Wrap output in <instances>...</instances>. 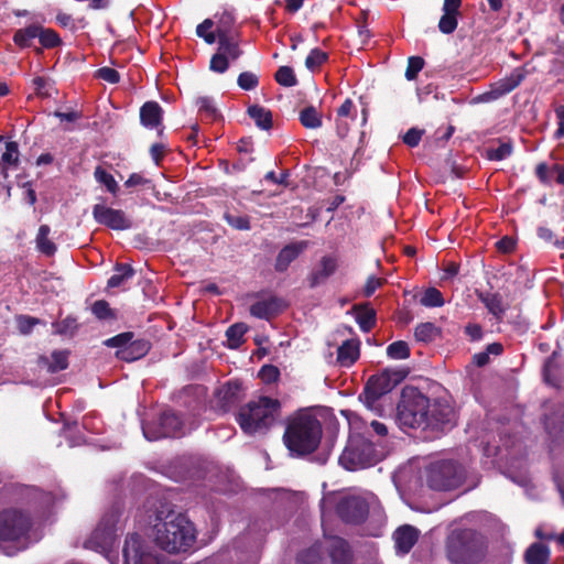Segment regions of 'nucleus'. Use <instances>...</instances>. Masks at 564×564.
<instances>
[{
  "label": "nucleus",
  "mask_w": 564,
  "mask_h": 564,
  "mask_svg": "<svg viewBox=\"0 0 564 564\" xmlns=\"http://www.w3.org/2000/svg\"><path fill=\"white\" fill-rule=\"evenodd\" d=\"M448 408L442 406L414 387H405L398 404V421L402 427L436 426L448 421Z\"/></svg>",
  "instance_id": "1"
},
{
  "label": "nucleus",
  "mask_w": 564,
  "mask_h": 564,
  "mask_svg": "<svg viewBox=\"0 0 564 564\" xmlns=\"http://www.w3.org/2000/svg\"><path fill=\"white\" fill-rule=\"evenodd\" d=\"M160 512L153 525L154 541L169 553H185L196 541V530L188 518L180 512L169 511L164 517Z\"/></svg>",
  "instance_id": "2"
},
{
  "label": "nucleus",
  "mask_w": 564,
  "mask_h": 564,
  "mask_svg": "<svg viewBox=\"0 0 564 564\" xmlns=\"http://www.w3.org/2000/svg\"><path fill=\"white\" fill-rule=\"evenodd\" d=\"M34 498L36 502L33 505L32 510L34 517L18 508L6 509L0 512V542L20 541L24 539L33 524L42 518L53 503L51 494L34 490Z\"/></svg>",
  "instance_id": "3"
},
{
  "label": "nucleus",
  "mask_w": 564,
  "mask_h": 564,
  "mask_svg": "<svg viewBox=\"0 0 564 564\" xmlns=\"http://www.w3.org/2000/svg\"><path fill=\"white\" fill-rule=\"evenodd\" d=\"M281 417V403L278 399L260 397L242 405L236 420L248 435L269 431Z\"/></svg>",
  "instance_id": "4"
},
{
  "label": "nucleus",
  "mask_w": 564,
  "mask_h": 564,
  "mask_svg": "<svg viewBox=\"0 0 564 564\" xmlns=\"http://www.w3.org/2000/svg\"><path fill=\"white\" fill-rule=\"evenodd\" d=\"M322 438V425L310 413H300L293 417L283 436L286 447L297 456L314 452Z\"/></svg>",
  "instance_id": "5"
},
{
  "label": "nucleus",
  "mask_w": 564,
  "mask_h": 564,
  "mask_svg": "<svg viewBox=\"0 0 564 564\" xmlns=\"http://www.w3.org/2000/svg\"><path fill=\"white\" fill-rule=\"evenodd\" d=\"M231 23V15L224 14L217 25L218 47L209 63V69L214 73H225L229 64L237 61L242 54L238 40L227 29Z\"/></svg>",
  "instance_id": "6"
},
{
  "label": "nucleus",
  "mask_w": 564,
  "mask_h": 564,
  "mask_svg": "<svg viewBox=\"0 0 564 564\" xmlns=\"http://www.w3.org/2000/svg\"><path fill=\"white\" fill-rule=\"evenodd\" d=\"M446 552L455 564H475L484 556L481 543L470 530L452 532L447 538Z\"/></svg>",
  "instance_id": "7"
},
{
  "label": "nucleus",
  "mask_w": 564,
  "mask_h": 564,
  "mask_svg": "<svg viewBox=\"0 0 564 564\" xmlns=\"http://www.w3.org/2000/svg\"><path fill=\"white\" fill-rule=\"evenodd\" d=\"M429 486L434 490H453L463 482V475L453 462H438L427 470Z\"/></svg>",
  "instance_id": "8"
},
{
  "label": "nucleus",
  "mask_w": 564,
  "mask_h": 564,
  "mask_svg": "<svg viewBox=\"0 0 564 564\" xmlns=\"http://www.w3.org/2000/svg\"><path fill=\"white\" fill-rule=\"evenodd\" d=\"M404 375L400 371L383 370L381 373L371 376L365 387L366 402L370 405L381 395L390 392L402 379Z\"/></svg>",
  "instance_id": "9"
},
{
  "label": "nucleus",
  "mask_w": 564,
  "mask_h": 564,
  "mask_svg": "<svg viewBox=\"0 0 564 564\" xmlns=\"http://www.w3.org/2000/svg\"><path fill=\"white\" fill-rule=\"evenodd\" d=\"M131 333H122L107 340L110 347H119L117 356L126 361H134L148 354L151 345L145 339H137L131 341Z\"/></svg>",
  "instance_id": "10"
},
{
  "label": "nucleus",
  "mask_w": 564,
  "mask_h": 564,
  "mask_svg": "<svg viewBox=\"0 0 564 564\" xmlns=\"http://www.w3.org/2000/svg\"><path fill=\"white\" fill-rule=\"evenodd\" d=\"M117 522L116 513L105 516L91 535L85 541L84 546L97 552H106L112 545Z\"/></svg>",
  "instance_id": "11"
},
{
  "label": "nucleus",
  "mask_w": 564,
  "mask_h": 564,
  "mask_svg": "<svg viewBox=\"0 0 564 564\" xmlns=\"http://www.w3.org/2000/svg\"><path fill=\"white\" fill-rule=\"evenodd\" d=\"M371 451V446L365 442L360 444L351 442L339 456V464L350 471L370 466L372 464Z\"/></svg>",
  "instance_id": "12"
},
{
  "label": "nucleus",
  "mask_w": 564,
  "mask_h": 564,
  "mask_svg": "<svg viewBox=\"0 0 564 564\" xmlns=\"http://www.w3.org/2000/svg\"><path fill=\"white\" fill-rule=\"evenodd\" d=\"M143 434L149 441H155L161 437H177L183 435V422L173 412H165L160 417V431L153 432L152 426H143Z\"/></svg>",
  "instance_id": "13"
},
{
  "label": "nucleus",
  "mask_w": 564,
  "mask_h": 564,
  "mask_svg": "<svg viewBox=\"0 0 564 564\" xmlns=\"http://www.w3.org/2000/svg\"><path fill=\"white\" fill-rule=\"evenodd\" d=\"M339 517L350 523L364 521L368 514V503L358 496L345 497L337 506Z\"/></svg>",
  "instance_id": "14"
},
{
  "label": "nucleus",
  "mask_w": 564,
  "mask_h": 564,
  "mask_svg": "<svg viewBox=\"0 0 564 564\" xmlns=\"http://www.w3.org/2000/svg\"><path fill=\"white\" fill-rule=\"evenodd\" d=\"M95 220L115 230H124L131 227L130 219L124 212L97 204L93 208Z\"/></svg>",
  "instance_id": "15"
},
{
  "label": "nucleus",
  "mask_w": 564,
  "mask_h": 564,
  "mask_svg": "<svg viewBox=\"0 0 564 564\" xmlns=\"http://www.w3.org/2000/svg\"><path fill=\"white\" fill-rule=\"evenodd\" d=\"M528 70L524 67L513 69L507 77L494 83L487 93L489 99H498L517 88L527 77Z\"/></svg>",
  "instance_id": "16"
},
{
  "label": "nucleus",
  "mask_w": 564,
  "mask_h": 564,
  "mask_svg": "<svg viewBox=\"0 0 564 564\" xmlns=\"http://www.w3.org/2000/svg\"><path fill=\"white\" fill-rule=\"evenodd\" d=\"M326 543L332 564H352L349 545L344 539L330 536L327 538Z\"/></svg>",
  "instance_id": "17"
},
{
  "label": "nucleus",
  "mask_w": 564,
  "mask_h": 564,
  "mask_svg": "<svg viewBox=\"0 0 564 564\" xmlns=\"http://www.w3.org/2000/svg\"><path fill=\"white\" fill-rule=\"evenodd\" d=\"M284 308V304L276 297L258 301L250 306V314L257 318L271 319Z\"/></svg>",
  "instance_id": "18"
},
{
  "label": "nucleus",
  "mask_w": 564,
  "mask_h": 564,
  "mask_svg": "<svg viewBox=\"0 0 564 564\" xmlns=\"http://www.w3.org/2000/svg\"><path fill=\"white\" fill-rule=\"evenodd\" d=\"M360 356V341L358 339H347L337 349L336 361L340 367H351Z\"/></svg>",
  "instance_id": "19"
},
{
  "label": "nucleus",
  "mask_w": 564,
  "mask_h": 564,
  "mask_svg": "<svg viewBox=\"0 0 564 564\" xmlns=\"http://www.w3.org/2000/svg\"><path fill=\"white\" fill-rule=\"evenodd\" d=\"M397 551L406 554L419 539V531L411 525H402L393 534Z\"/></svg>",
  "instance_id": "20"
},
{
  "label": "nucleus",
  "mask_w": 564,
  "mask_h": 564,
  "mask_svg": "<svg viewBox=\"0 0 564 564\" xmlns=\"http://www.w3.org/2000/svg\"><path fill=\"white\" fill-rule=\"evenodd\" d=\"M337 259L330 256L323 257L317 268L311 273L310 285L312 288L321 284L337 270Z\"/></svg>",
  "instance_id": "21"
},
{
  "label": "nucleus",
  "mask_w": 564,
  "mask_h": 564,
  "mask_svg": "<svg viewBox=\"0 0 564 564\" xmlns=\"http://www.w3.org/2000/svg\"><path fill=\"white\" fill-rule=\"evenodd\" d=\"M163 110L155 101H147L140 109L141 123L149 129L159 128L162 124Z\"/></svg>",
  "instance_id": "22"
},
{
  "label": "nucleus",
  "mask_w": 564,
  "mask_h": 564,
  "mask_svg": "<svg viewBox=\"0 0 564 564\" xmlns=\"http://www.w3.org/2000/svg\"><path fill=\"white\" fill-rule=\"evenodd\" d=\"M305 247L306 242L284 247L276 257L275 270L280 272L285 271L290 263L299 257Z\"/></svg>",
  "instance_id": "23"
},
{
  "label": "nucleus",
  "mask_w": 564,
  "mask_h": 564,
  "mask_svg": "<svg viewBox=\"0 0 564 564\" xmlns=\"http://www.w3.org/2000/svg\"><path fill=\"white\" fill-rule=\"evenodd\" d=\"M19 161V148L17 142H7L6 150L1 155L0 161V175L3 177L8 176V170L10 167H15Z\"/></svg>",
  "instance_id": "24"
},
{
  "label": "nucleus",
  "mask_w": 564,
  "mask_h": 564,
  "mask_svg": "<svg viewBox=\"0 0 564 564\" xmlns=\"http://www.w3.org/2000/svg\"><path fill=\"white\" fill-rule=\"evenodd\" d=\"M549 558L550 549L542 543L531 544L524 553L527 564H547Z\"/></svg>",
  "instance_id": "25"
},
{
  "label": "nucleus",
  "mask_w": 564,
  "mask_h": 564,
  "mask_svg": "<svg viewBox=\"0 0 564 564\" xmlns=\"http://www.w3.org/2000/svg\"><path fill=\"white\" fill-rule=\"evenodd\" d=\"M51 228L47 225H41L39 228V231L35 237V243L37 250L45 254V256H53L57 247L56 245L50 239Z\"/></svg>",
  "instance_id": "26"
},
{
  "label": "nucleus",
  "mask_w": 564,
  "mask_h": 564,
  "mask_svg": "<svg viewBox=\"0 0 564 564\" xmlns=\"http://www.w3.org/2000/svg\"><path fill=\"white\" fill-rule=\"evenodd\" d=\"M480 301L487 307V310L497 318L501 319L505 312L506 305L503 304L502 296L498 293H486L480 294Z\"/></svg>",
  "instance_id": "27"
},
{
  "label": "nucleus",
  "mask_w": 564,
  "mask_h": 564,
  "mask_svg": "<svg viewBox=\"0 0 564 564\" xmlns=\"http://www.w3.org/2000/svg\"><path fill=\"white\" fill-rule=\"evenodd\" d=\"M242 386L238 381H228L218 390V397L224 405H229L238 401L241 397Z\"/></svg>",
  "instance_id": "28"
},
{
  "label": "nucleus",
  "mask_w": 564,
  "mask_h": 564,
  "mask_svg": "<svg viewBox=\"0 0 564 564\" xmlns=\"http://www.w3.org/2000/svg\"><path fill=\"white\" fill-rule=\"evenodd\" d=\"M300 122L307 129L322 127V113L313 106H307L300 111Z\"/></svg>",
  "instance_id": "29"
},
{
  "label": "nucleus",
  "mask_w": 564,
  "mask_h": 564,
  "mask_svg": "<svg viewBox=\"0 0 564 564\" xmlns=\"http://www.w3.org/2000/svg\"><path fill=\"white\" fill-rule=\"evenodd\" d=\"M248 113L259 128L268 130L272 127V115L270 110L254 105L249 107Z\"/></svg>",
  "instance_id": "30"
},
{
  "label": "nucleus",
  "mask_w": 564,
  "mask_h": 564,
  "mask_svg": "<svg viewBox=\"0 0 564 564\" xmlns=\"http://www.w3.org/2000/svg\"><path fill=\"white\" fill-rule=\"evenodd\" d=\"M51 357L52 361H48L46 357L41 358V362L47 367L48 372L54 373L67 368L68 354L66 351L56 350L52 354Z\"/></svg>",
  "instance_id": "31"
},
{
  "label": "nucleus",
  "mask_w": 564,
  "mask_h": 564,
  "mask_svg": "<svg viewBox=\"0 0 564 564\" xmlns=\"http://www.w3.org/2000/svg\"><path fill=\"white\" fill-rule=\"evenodd\" d=\"M94 177L96 182L104 185L106 189L112 194L117 195L119 192V185L112 174L107 172L102 166L98 165L94 171Z\"/></svg>",
  "instance_id": "32"
},
{
  "label": "nucleus",
  "mask_w": 564,
  "mask_h": 564,
  "mask_svg": "<svg viewBox=\"0 0 564 564\" xmlns=\"http://www.w3.org/2000/svg\"><path fill=\"white\" fill-rule=\"evenodd\" d=\"M39 35L37 25H29L24 29H19L13 36L14 43L20 47H28L32 41Z\"/></svg>",
  "instance_id": "33"
},
{
  "label": "nucleus",
  "mask_w": 564,
  "mask_h": 564,
  "mask_svg": "<svg viewBox=\"0 0 564 564\" xmlns=\"http://www.w3.org/2000/svg\"><path fill=\"white\" fill-rule=\"evenodd\" d=\"M248 330V326L243 323L231 325L227 332V340L230 348H238L243 343V336Z\"/></svg>",
  "instance_id": "34"
},
{
  "label": "nucleus",
  "mask_w": 564,
  "mask_h": 564,
  "mask_svg": "<svg viewBox=\"0 0 564 564\" xmlns=\"http://www.w3.org/2000/svg\"><path fill=\"white\" fill-rule=\"evenodd\" d=\"M15 323L21 335H30L35 326L44 324V322L37 317L23 314L15 316Z\"/></svg>",
  "instance_id": "35"
},
{
  "label": "nucleus",
  "mask_w": 564,
  "mask_h": 564,
  "mask_svg": "<svg viewBox=\"0 0 564 564\" xmlns=\"http://www.w3.org/2000/svg\"><path fill=\"white\" fill-rule=\"evenodd\" d=\"M134 271L129 264H118L116 273L108 280L109 288H117L133 275Z\"/></svg>",
  "instance_id": "36"
},
{
  "label": "nucleus",
  "mask_w": 564,
  "mask_h": 564,
  "mask_svg": "<svg viewBox=\"0 0 564 564\" xmlns=\"http://www.w3.org/2000/svg\"><path fill=\"white\" fill-rule=\"evenodd\" d=\"M214 22L210 19L204 20L196 28V34L204 39L207 44H214L217 40V28L213 30Z\"/></svg>",
  "instance_id": "37"
},
{
  "label": "nucleus",
  "mask_w": 564,
  "mask_h": 564,
  "mask_svg": "<svg viewBox=\"0 0 564 564\" xmlns=\"http://www.w3.org/2000/svg\"><path fill=\"white\" fill-rule=\"evenodd\" d=\"M327 53L323 52L319 48H314L310 52L305 59V66L311 72H317L319 67L327 61Z\"/></svg>",
  "instance_id": "38"
},
{
  "label": "nucleus",
  "mask_w": 564,
  "mask_h": 564,
  "mask_svg": "<svg viewBox=\"0 0 564 564\" xmlns=\"http://www.w3.org/2000/svg\"><path fill=\"white\" fill-rule=\"evenodd\" d=\"M299 561L302 564H326L325 558L322 556V550L318 544H315L303 552L300 555Z\"/></svg>",
  "instance_id": "39"
},
{
  "label": "nucleus",
  "mask_w": 564,
  "mask_h": 564,
  "mask_svg": "<svg viewBox=\"0 0 564 564\" xmlns=\"http://www.w3.org/2000/svg\"><path fill=\"white\" fill-rule=\"evenodd\" d=\"M278 84L284 87H293L297 84L296 76L293 69L289 66H281L274 75Z\"/></svg>",
  "instance_id": "40"
},
{
  "label": "nucleus",
  "mask_w": 564,
  "mask_h": 564,
  "mask_svg": "<svg viewBox=\"0 0 564 564\" xmlns=\"http://www.w3.org/2000/svg\"><path fill=\"white\" fill-rule=\"evenodd\" d=\"M421 304L426 307H440L444 304L442 293L435 289H427L421 297Z\"/></svg>",
  "instance_id": "41"
},
{
  "label": "nucleus",
  "mask_w": 564,
  "mask_h": 564,
  "mask_svg": "<svg viewBox=\"0 0 564 564\" xmlns=\"http://www.w3.org/2000/svg\"><path fill=\"white\" fill-rule=\"evenodd\" d=\"M387 355L391 359H406L410 356L409 345L403 340H398L387 347Z\"/></svg>",
  "instance_id": "42"
},
{
  "label": "nucleus",
  "mask_w": 564,
  "mask_h": 564,
  "mask_svg": "<svg viewBox=\"0 0 564 564\" xmlns=\"http://www.w3.org/2000/svg\"><path fill=\"white\" fill-rule=\"evenodd\" d=\"M437 334V328L432 323H422L415 327L414 336L419 341H431Z\"/></svg>",
  "instance_id": "43"
},
{
  "label": "nucleus",
  "mask_w": 564,
  "mask_h": 564,
  "mask_svg": "<svg viewBox=\"0 0 564 564\" xmlns=\"http://www.w3.org/2000/svg\"><path fill=\"white\" fill-rule=\"evenodd\" d=\"M37 37L40 40V43L46 48L55 47L61 42L58 34L54 30H51V29L44 30V29H41L40 26H39Z\"/></svg>",
  "instance_id": "44"
},
{
  "label": "nucleus",
  "mask_w": 564,
  "mask_h": 564,
  "mask_svg": "<svg viewBox=\"0 0 564 564\" xmlns=\"http://www.w3.org/2000/svg\"><path fill=\"white\" fill-rule=\"evenodd\" d=\"M557 368L558 367L555 361V354H553V356L546 360L543 368L544 379L552 386H558Z\"/></svg>",
  "instance_id": "45"
},
{
  "label": "nucleus",
  "mask_w": 564,
  "mask_h": 564,
  "mask_svg": "<svg viewBox=\"0 0 564 564\" xmlns=\"http://www.w3.org/2000/svg\"><path fill=\"white\" fill-rule=\"evenodd\" d=\"M457 28V15L444 12L438 22V29L444 34L453 33Z\"/></svg>",
  "instance_id": "46"
},
{
  "label": "nucleus",
  "mask_w": 564,
  "mask_h": 564,
  "mask_svg": "<svg viewBox=\"0 0 564 564\" xmlns=\"http://www.w3.org/2000/svg\"><path fill=\"white\" fill-rule=\"evenodd\" d=\"M357 322L364 332H369L376 323V314L372 310H362L357 314Z\"/></svg>",
  "instance_id": "47"
},
{
  "label": "nucleus",
  "mask_w": 564,
  "mask_h": 564,
  "mask_svg": "<svg viewBox=\"0 0 564 564\" xmlns=\"http://www.w3.org/2000/svg\"><path fill=\"white\" fill-rule=\"evenodd\" d=\"M424 66V59L419 56H411L408 59V67L405 70V77L408 80H413L416 78L417 74Z\"/></svg>",
  "instance_id": "48"
},
{
  "label": "nucleus",
  "mask_w": 564,
  "mask_h": 564,
  "mask_svg": "<svg viewBox=\"0 0 564 564\" xmlns=\"http://www.w3.org/2000/svg\"><path fill=\"white\" fill-rule=\"evenodd\" d=\"M238 85L241 89L251 90L259 84L258 77L251 72H243L238 76Z\"/></svg>",
  "instance_id": "49"
},
{
  "label": "nucleus",
  "mask_w": 564,
  "mask_h": 564,
  "mask_svg": "<svg viewBox=\"0 0 564 564\" xmlns=\"http://www.w3.org/2000/svg\"><path fill=\"white\" fill-rule=\"evenodd\" d=\"M91 311H93L94 315L96 317H98L99 319H107V318L113 317V314L111 312V308L109 307V304L104 300L96 301L93 304Z\"/></svg>",
  "instance_id": "50"
},
{
  "label": "nucleus",
  "mask_w": 564,
  "mask_h": 564,
  "mask_svg": "<svg viewBox=\"0 0 564 564\" xmlns=\"http://www.w3.org/2000/svg\"><path fill=\"white\" fill-rule=\"evenodd\" d=\"M355 112H356V109H355V105H354L352 100L347 98L341 104V106L338 108L337 118H344V119H349L350 121H354L355 117H356Z\"/></svg>",
  "instance_id": "51"
},
{
  "label": "nucleus",
  "mask_w": 564,
  "mask_h": 564,
  "mask_svg": "<svg viewBox=\"0 0 564 564\" xmlns=\"http://www.w3.org/2000/svg\"><path fill=\"white\" fill-rule=\"evenodd\" d=\"M96 74H97L98 78H100L107 83H110V84H117L120 80L119 73L116 69L110 68V67H101L97 70Z\"/></svg>",
  "instance_id": "52"
},
{
  "label": "nucleus",
  "mask_w": 564,
  "mask_h": 564,
  "mask_svg": "<svg viewBox=\"0 0 564 564\" xmlns=\"http://www.w3.org/2000/svg\"><path fill=\"white\" fill-rule=\"evenodd\" d=\"M423 131L416 128L410 129L403 137V142L409 147H416L422 138Z\"/></svg>",
  "instance_id": "53"
},
{
  "label": "nucleus",
  "mask_w": 564,
  "mask_h": 564,
  "mask_svg": "<svg viewBox=\"0 0 564 564\" xmlns=\"http://www.w3.org/2000/svg\"><path fill=\"white\" fill-rule=\"evenodd\" d=\"M33 85H34V89L37 95H40L42 97H48L51 95L50 94L51 85L45 78L35 77L33 79Z\"/></svg>",
  "instance_id": "54"
},
{
  "label": "nucleus",
  "mask_w": 564,
  "mask_h": 564,
  "mask_svg": "<svg viewBox=\"0 0 564 564\" xmlns=\"http://www.w3.org/2000/svg\"><path fill=\"white\" fill-rule=\"evenodd\" d=\"M383 281L384 280L380 278L369 276L364 289L365 295L371 296L376 290L382 285Z\"/></svg>",
  "instance_id": "55"
},
{
  "label": "nucleus",
  "mask_w": 564,
  "mask_h": 564,
  "mask_svg": "<svg viewBox=\"0 0 564 564\" xmlns=\"http://www.w3.org/2000/svg\"><path fill=\"white\" fill-rule=\"evenodd\" d=\"M225 217L227 223L232 227L237 229H249V220L246 217L234 216L229 214H227Z\"/></svg>",
  "instance_id": "56"
},
{
  "label": "nucleus",
  "mask_w": 564,
  "mask_h": 564,
  "mask_svg": "<svg viewBox=\"0 0 564 564\" xmlns=\"http://www.w3.org/2000/svg\"><path fill=\"white\" fill-rule=\"evenodd\" d=\"M536 175L542 182H550L553 178L554 170L553 166L549 167L545 163H540L536 166Z\"/></svg>",
  "instance_id": "57"
},
{
  "label": "nucleus",
  "mask_w": 564,
  "mask_h": 564,
  "mask_svg": "<svg viewBox=\"0 0 564 564\" xmlns=\"http://www.w3.org/2000/svg\"><path fill=\"white\" fill-rule=\"evenodd\" d=\"M512 152V147L508 143L500 144L497 149L492 150L490 158L492 160H503Z\"/></svg>",
  "instance_id": "58"
},
{
  "label": "nucleus",
  "mask_w": 564,
  "mask_h": 564,
  "mask_svg": "<svg viewBox=\"0 0 564 564\" xmlns=\"http://www.w3.org/2000/svg\"><path fill=\"white\" fill-rule=\"evenodd\" d=\"M197 106L200 111H205L210 117L216 116V108L213 105V101L207 97H200L197 99Z\"/></svg>",
  "instance_id": "59"
},
{
  "label": "nucleus",
  "mask_w": 564,
  "mask_h": 564,
  "mask_svg": "<svg viewBox=\"0 0 564 564\" xmlns=\"http://www.w3.org/2000/svg\"><path fill=\"white\" fill-rule=\"evenodd\" d=\"M148 183V180L140 173H132L129 178L126 181V187H137L142 186Z\"/></svg>",
  "instance_id": "60"
},
{
  "label": "nucleus",
  "mask_w": 564,
  "mask_h": 564,
  "mask_svg": "<svg viewBox=\"0 0 564 564\" xmlns=\"http://www.w3.org/2000/svg\"><path fill=\"white\" fill-rule=\"evenodd\" d=\"M351 122L352 121H350L349 119H344V118L336 119V130H337V134L340 138H345L348 134Z\"/></svg>",
  "instance_id": "61"
},
{
  "label": "nucleus",
  "mask_w": 564,
  "mask_h": 564,
  "mask_svg": "<svg viewBox=\"0 0 564 564\" xmlns=\"http://www.w3.org/2000/svg\"><path fill=\"white\" fill-rule=\"evenodd\" d=\"M150 153L152 159L156 164L160 163V161L163 159L165 154V147L162 143H155L150 148Z\"/></svg>",
  "instance_id": "62"
},
{
  "label": "nucleus",
  "mask_w": 564,
  "mask_h": 564,
  "mask_svg": "<svg viewBox=\"0 0 564 564\" xmlns=\"http://www.w3.org/2000/svg\"><path fill=\"white\" fill-rule=\"evenodd\" d=\"M498 250L502 252H510L514 248V240L510 237H503L496 243Z\"/></svg>",
  "instance_id": "63"
},
{
  "label": "nucleus",
  "mask_w": 564,
  "mask_h": 564,
  "mask_svg": "<svg viewBox=\"0 0 564 564\" xmlns=\"http://www.w3.org/2000/svg\"><path fill=\"white\" fill-rule=\"evenodd\" d=\"M556 117L558 119V129L555 132L557 138L564 137V106L556 109Z\"/></svg>",
  "instance_id": "64"
}]
</instances>
